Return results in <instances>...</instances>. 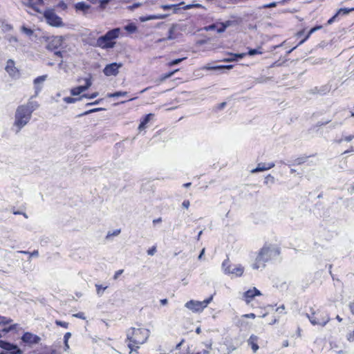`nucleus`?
<instances>
[{
  "label": "nucleus",
  "instance_id": "nucleus-32",
  "mask_svg": "<svg viewBox=\"0 0 354 354\" xmlns=\"http://www.w3.org/2000/svg\"><path fill=\"white\" fill-rule=\"evenodd\" d=\"M124 29L129 32H134L136 30V26L133 24H129L124 26Z\"/></svg>",
  "mask_w": 354,
  "mask_h": 354
},
{
  "label": "nucleus",
  "instance_id": "nucleus-37",
  "mask_svg": "<svg viewBox=\"0 0 354 354\" xmlns=\"http://www.w3.org/2000/svg\"><path fill=\"white\" fill-rule=\"evenodd\" d=\"M274 183V178L272 176H271L270 174H268L265 178L264 183L266 185H268V183L273 184Z\"/></svg>",
  "mask_w": 354,
  "mask_h": 354
},
{
  "label": "nucleus",
  "instance_id": "nucleus-46",
  "mask_svg": "<svg viewBox=\"0 0 354 354\" xmlns=\"http://www.w3.org/2000/svg\"><path fill=\"white\" fill-rule=\"evenodd\" d=\"M85 85H83L84 88H85V90L86 91L92 84L91 80L90 78H86L85 80Z\"/></svg>",
  "mask_w": 354,
  "mask_h": 354
},
{
  "label": "nucleus",
  "instance_id": "nucleus-47",
  "mask_svg": "<svg viewBox=\"0 0 354 354\" xmlns=\"http://www.w3.org/2000/svg\"><path fill=\"white\" fill-rule=\"evenodd\" d=\"M11 320L5 317L0 316V324H8Z\"/></svg>",
  "mask_w": 354,
  "mask_h": 354
},
{
  "label": "nucleus",
  "instance_id": "nucleus-52",
  "mask_svg": "<svg viewBox=\"0 0 354 354\" xmlns=\"http://www.w3.org/2000/svg\"><path fill=\"white\" fill-rule=\"evenodd\" d=\"M141 5H142L141 3H133L131 6H128V9L130 10H133L140 7Z\"/></svg>",
  "mask_w": 354,
  "mask_h": 354
},
{
  "label": "nucleus",
  "instance_id": "nucleus-20",
  "mask_svg": "<svg viewBox=\"0 0 354 354\" xmlns=\"http://www.w3.org/2000/svg\"><path fill=\"white\" fill-rule=\"evenodd\" d=\"M6 71L10 73V75H13L15 73V62L12 59H9L7 62V64L6 66Z\"/></svg>",
  "mask_w": 354,
  "mask_h": 354
},
{
  "label": "nucleus",
  "instance_id": "nucleus-60",
  "mask_svg": "<svg viewBox=\"0 0 354 354\" xmlns=\"http://www.w3.org/2000/svg\"><path fill=\"white\" fill-rule=\"evenodd\" d=\"M176 6V5H162L161 7L163 10H169L173 7Z\"/></svg>",
  "mask_w": 354,
  "mask_h": 354
},
{
  "label": "nucleus",
  "instance_id": "nucleus-22",
  "mask_svg": "<svg viewBox=\"0 0 354 354\" xmlns=\"http://www.w3.org/2000/svg\"><path fill=\"white\" fill-rule=\"evenodd\" d=\"M75 7L77 10H80L84 12H86L90 8V6L83 1L77 3Z\"/></svg>",
  "mask_w": 354,
  "mask_h": 354
},
{
  "label": "nucleus",
  "instance_id": "nucleus-49",
  "mask_svg": "<svg viewBox=\"0 0 354 354\" xmlns=\"http://www.w3.org/2000/svg\"><path fill=\"white\" fill-rule=\"evenodd\" d=\"M156 252V246H153L152 248H149L147 250V254H148V255H150V256L154 255Z\"/></svg>",
  "mask_w": 354,
  "mask_h": 354
},
{
  "label": "nucleus",
  "instance_id": "nucleus-56",
  "mask_svg": "<svg viewBox=\"0 0 354 354\" xmlns=\"http://www.w3.org/2000/svg\"><path fill=\"white\" fill-rule=\"evenodd\" d=\"M201 5L200 4H189L185 6V9L188 10L192 8H199Z\"/></svg>",
  "mask_w": 354,
  "mask_h": 354
},
{
  "label": "nucleus",
  "instance_id": "nucleus-51",
  "mask_svg": "<svg viewBox=\"0 0 354 354\" xmlns=\"http://www.w3.org/2000/svg\"><path fill=\"white\" fill-rule=\"evenodd\" d=\"M120 233V230H115L114 232L111 233L110 232H108L106 238H109L111 236H118Z\"/></svg>",
  "mask_w": 354,
  "mask_h": 354
},
{
  "label": "nucleus",
  "instance_id": "nucleus-38",
  "mask_svg": "<svg viewBox=\"0 0 354 354\" xmlns=\"http://www.w3.org/2000/svg\"><path fill=\"white\" fill-rule=\"evenodd\" d=\"M18 252H19V253H22V254H30V257H38V256H39V252H38V250H34L33 252H30H30H27V251H22V250H21V251H18Z\"/></svg>",
  "mask_w": 354,
  "mask_h": 354
},
{
  "label": "nucleus",
  "instance_id": "nucleus-26",
  "mask_svg": "<svg viewBox=\"0 0 354 354\" xmlns=\"http://www.w3.org/2000/svg\"><path fill=\"white\" fill-rule=\"evenodd\" d=\"M166 17H167L166 15H149L146 17H141L140 20H141V21H146L152 20V19H165Z\"/></svg>",
  "mask_w": 354,
  "mask_h": 354
},
{
  "label": "nucleus",
  "instance_id": "nucleus-39",
  "mask_svg": "<svg viewBox=\"0 0 354 354\" xmlns=\"http://www.w3.org/2000/svg\"><path fill=\"white\" fill-rule=\"evenodd\" d=\"M269 80V77H260L255 79L254 82L257 84H263Z\"/></svg>",
  "mask_w": 354,
  "mask_h": 354
},
{
  "label": "nucleus",
  "instance_id": "nucleus-44",
  "mask_svg": "<svg viewBox=\"0 0 354 354\" xmlns=\"http://www.w3.org/2000/svg\"><path fill=\"white\" fill-rule=\"evenodd\" d=\"M278 4L277 2H272V3H268V4H264L263 5L261 8H274L277 6V5Z\"/></svg>",
  "mask_w": 354,
  "mask_h": 354
},
{
  "label": "nucleus",
  "instance_id": "nucleus-50",
  "mask_svg": "<svg viewBox=\"0 0 354 354\" xmlns=\"http://www.w3.org/2000/svg\"><path fill=\"white\" fill-rule=\"evenodd\" d=\"M261 52L259 51L257 49H250L248 54L250 56H253L254 55H257V54H261Z\"/></svg>",
  "mask_w": 354,
  "mask_h": 354
},
{
  "label": "nucleus",
  "instance_id": "nucleus-3",
  "mask_svg": "<svg viewBox=\"0 0 354 354\" xmlns=\"http://www.w3.org/2000/svg\"><path fill=\"white\" fill-rule=\"evenodd\" d=\"M121 33L120 28L109 30L105 35L97 38L96 46L102 48H113L115 45V39H118Z\"/></svg>",
  "mask_w": 354,
  "mask_h": 354
},
{
  "label": "nucleus",
  "instance_id": "nucleus-16",
  "mask_svg": "<svg viewBox=\"0 0 354 354\" xmlns=\"http://www.w3.org/2000/svg\"><path fill=\"white\" fill-rule=\"evenodd\" d=\"M257 340L258 337L254 335H252L248 340V344L251 346L253 353H256L259 349V346L257 343Z\"/></svg>",
  "mask_w": 354,
  "mask_h": 354
},
{
  "label": "nucleus",
  "instance_id": "nucleus-13",
  "mask_svg": "<svg viewBox=\"0 0 354 354\" xmlns=\"http://www.w3.org/2000/svg\"><path fill=\"white\" fill-rule=\"evenodd\" d=\"M274 165H275L274 162H269V163L261 162V163L258 164L257 167L255 169H253L251 171V173L254 174V173H257L259 171H266V170H268V169L274 167Z\"/></svg>",
  "mask_w": 354,
  "mask_h": 354
},
{
  "label": "nucleus",
  "instance_id": "nucleus-12",
  "mask_svg": "<svg viewBox=\"0 0 354 354\" xmlns=\"http://www.w3.org/2000/svg\"><path fill=\"white\" fill-rule=\"evenodd\" d=\"M63 42V37L62 36L54 37L47 46L48 50H54L59 48Z\"/></svg>",
  "mask_w": 354,
  "mask_h": 354
},
{
  "label": "nucleus",
  "instance_id": "nucleus-43",
  "mask_svg": "<svg viewBox=\"0 0 354 354\" xmlns=\"http://www.w3.org/2000/svg\"><path fill=\"white\" fill-rule=\"evenodd\" d=\"M102 109H102V108L93 109L88 110L87 111H85L84 113H83L80 115H88V114L91 113L97 112V111H101Z\"/></svg>",
  "mask_w": 354,
  "mask_h": 354
},
{
  "label": "nucleus",
  "instance_id": "nucleus-36",
  "mask_svg": "<svg viewBox=\"0 0 354 354\" xmlns=\"http://www.w3.org/2000/svg\"><path fill=\"white\" fill-rule=\"evenodd\" d=\"M81 98H73L71 97H66L64 98V101L68 104L75 103L77 100H80Z\"/></svg>",
  "mask_w": 354,
  "mask_h": 354
},
{
  "label": "nucleus",
  "instance_id": "nucleus-42",
  "mask_svg": "<svg viewBox=\"0 0 354 354\" xmlns=\"http://www.w3.org/2000/svg\"><path fill=\"white\" fill-rule=\"evenodd\" d=\"M232 66H214V67H208L207 69L209 70H216V69H223V68H232Z\"/></svg>",
  "mask_w": 354,
  "mask_h": 354
},
{
  "label": "nucleus",
  "instance_id": "nucleus-17",
  "mask_svg": "<svg viewBox=\"0 0 354 354\" xmlns=\"http://www.w3.org/2000/svg\"><path fill=\"white\" fill-rule=\"evenodd\" d=\"M154 117V114L153 113H149L143 118V120L141 121L138 129L140 131L144 130L146 127L147 124L150 121L151 119H152Z\"/></svg>",
  "mask_w": 354,
  "mask_h": 354
},
{
  "label": "nucleus",
  "instance_id": "nucleus-55",
  "mask_svg": "<svg viewBox=\"0 0 354 354\" xmlns=\"http://www.w3.org/2000/svg\"><path fill=\"white\" fill-rule=\"evenodd\" d=\"M12 29V26L10 24H4L3 25V30L4 31H10Z\"/></svg>",
  "mask_w": 354,
  "mask_h": 354
},
{
  "label": "nucleus",
  "instance_id": "nucleus-64",
  "mask_svg": "<svg viewBox=\"0 0 354 354\" xmlns=\"http://www.w3.org/2000/svg\"><path fill=\"white\" fill-rule=\"evenodd\" d=\"M349 308L353 315H354V301L349 304Z\"/></svg>",
  "mask_w": 354,
  "mask_h": 354
},
{
  "label": "nucleus",
  "instance_id": "nucleus-9",
  "mask_svg": "<svg viewBox=\"0 0 354 354\" xmlns=\"http://www.w3.org/2000/svg\"><path fill=\"white\" fill-rule=\"evenodd\" d=\"M122 66H123V64L122 63H116V62H113V63L107 64L104 67V68L103 70V73L106 76H111V75L115 76L118 74L119 69L120 68H122Z\"/></svg>",
  "mask_w": 354,
  "mask_h": 354
},
{
  "label": "nucleus",
  "instance_id": "nucleus-23",
  "mask_svg": "<svg viewBox=\"0 0 354 354\" xmlns=\"http://www.w3.org/2000/svg\"><path fill=\"white\" fill-rule=\"evenodd\" d=\"M231 265L229 259H225L222 263V270L226 274H230L231 272Z\"/></svg>",
  "mask_w": 354,
  "mask_h": 354
},
{
  "label": "nucleus",
  "instance_id": "nucleus-41",
  "mask_svg": "<svg viewBox=\"0 0 354 354\" xmlns=\"http://www.w3.org/2000/svg\"><path fill=\"white\" fill-rule=\"evenodd\" d=\"M55 324H56V325L62 326V327L65 328H67L68 327V322H62V321H59V320H56L55 321Z\"/></svg>",
  "mask_w": 354,
  "mask_h": 354
},
{
  "label": "nucleus",
  "instance_id": "nucleus-59",
  "mask_svg": "<svg viewBox=\"0 0 354 354\" xmlns=\"http://www.w3.org/2000/svg\"><path fill=\"white\" fill-rule=\"evenodd\" d=\"M189 201L188 200H185L183 203H182V205L183 207L186 208V209H188L189 207Z\"/></svg>",
  "mask_w": 354,
  "mask_h": 354
},
{
  "label": "nucleus",
  "instance_id": "nucleus-24",
  "mask_svg": "<svg viewBox=\"0 0 354 354\" xmlns=\"http://www.w3.org/2000/svg\"><path fill=\"white\" fill-rule=\"evenodd\" d=\"M231 265L229 259H225L222 263V270L226 274H230L231 272Z\"/></svg>",
  "mask_w": 354,
  "mask_h": 354
},
{
  "label": "nucleus",
  "instance_id": "nucleus-35",
  "mask_svg": "<svg viewBox=\"0 0 354 354\" xmlns=\"http://www.w3.org/2000/svg\"><path fill=\"white\" fill-rule=\"evenodd\" d=\"M185 59H186V57L176 59L172 60L171 62H169L168 65L169 66L177 65V64H180L181 62H183Z\"/></svg>",
  "mask_w": 354,
  "mask_h": 354
},
{
  "label": "nucleus",
  "instance_id": "nucleus-25",
  "mask_svg": "<svg viewBox=\"0 0 354 354\" xmlns=\"http://www.w3.org/2000/svg\"><path fill=\"white\" fill-rule=\"evenodd\" d=\"M322 28V26H316L314 28H311L309 30V32L307 33V35L305 36V37L299 41V44H302L306 40H307L310 37V36L313 32H315V31H317L318 30H320Z\"/></svg>",
  "mask_w": 354,
  "mask_h": 354
},
{
  "label": "nucleus",
  "instance_id": "nucleus-21",
  "mask_svg": "<svg viewBox=\"0 0 354 354\" xmlns=\"http://www.w3.org/2000/svg\"><path fill=\"white\" fill-rule=\"evenodd\" d=\"M177 28L176 24H172L169 30V35L167 39H160V41H165V39L172 40L176 38V36L174 35V32Z\"/></svg>",
  "mask_w": 354,
  "mask_h": 354
},
{
  "label": "nucleus",
  "instance_id": "nucleus-48",
  "mask_svg": "<svg viewBox=\"0 0 354 354\" xmlns=\"http://www.w3.org/2000/svg\"><path fill=\"white\" fill-rule=\"evenodd\" d=\"M111 0H97V1L100 3L101 8H104L106 4L109 3Z\"/></svg>",
  "mask_w": 354,
  "mask_h": 354
},
{
  "label": "nucleus",
  "instance_id": "nucleus-27",
  "mask_svg": "<svg viewBox=\"0 0 354 354\" xmlns=\"http://www.w3.org/2000/svg\"><path fill=\"white\" fill-rule=\"evenodd\" d=\"M85 91V88H84L83 86H79L72 88L71 91V93L72 95H78Z\"/></svg>",
  "mask_w": 354,
  "mask_h": 354
},
{
  "label": "nucleus",
  "instance_id": "nucleus-1",
  "mask_svg": "<svg viewBox=\"0 0 354 354\" xmlns=\"http://www.w3.org/2000/svg\"><path fill=\"white\" fill-rule=\"evenodd\" d=\"M127 340L129 341L128 347L131 349L130 353L138 348V344L146 342L149 336V331L145 328H131L127 331Z\"/></svg>",
  "mask_w": 354,
  "mask_h": 354
},
{
  "label": "nucleus",
  "instance_id": "nucleus-2",
  "mask_svg": "<svg viewBox=\"0 0 354 354\" xmlns=\"http://www.w3.org/2000/svg\"><path fill=\"white\" fill-rule=\"evenodd\" d=\"M278 254L279 251L277 249L270 247H263L259 251V254L255 259V262L252 264V268L254 270L264 268L266 263Z\"/></svg>",
  "mask_w": 354,
  "mask_h": 354
},
{
  "label": "nucleus",
  "instance_id": "nucleus-8",
  "mask_svg": "<svg viewBox=\"0 0 354 354\" xmlns=\"http://www.w3.org/2000/svg\"><path fill=\"white\" fill-rule=\"evenodd\" d=\"M306 316L313 325L324 326L330 321V317L326 314L324 315L313 313L311 315L306 314Z\"/></svg>",
  "mask_w": 354,
  "mask_h": 354
},
{
  "label": "nucleus",
  "instance_id": "nucleus-57",
  "mask_svg": "<svg viewBox=\"0 0 354 354\" xmlns=\"http://www.w3.org/2000/svg\"><path fill=\"white\" fill-rule=\"evenodd\" d=\"M305 160L306 159L304 158H297L295 160V165H301L305 162Z\"/></svg>",
  "mask_w": 354,
  "mask_h": 354
},
{
  "label": "nucleus",
  "instance_id": "nucleus-30",
  "mask_svg": "<svg viewBox=\"0 0 354 354\" xmlns=\"http://www.w3.org/2000/svg\"><path fill=\"white\" fill-rule=\"evenodd\" d=\"M246 53H236L232 55V58H230V61H238L240 59L243 58L245 56Z\"/></svg>",
  "mask_w": 354,
  "mask_h": 354
},
{
  "label": "nucleus",
  "instance_id": "nucleus-34",
  "mask_svg": "<svg viewBox=\"0 0 354 354\" xmlns=\"http://www.w3.org/2000/svg\"><path fill=\"white\" fill-rule=\"evenodd\" d=\"M219 27V24H214L205 27V30L207 31L214 30L217 31V28Z\"/></svg>",
  "mask_w": 354,
  "mask_h": 354
},
{
  "label": "nucleus",
  "instance_id": "nucleus-61",
  "mask_svg": "<svg viewBox=\"0 0 354 354\" xmlns=\"http://www.w3.org/2000/svg\"><path fill=\"white\" fill-rule=\"evenodd\" d=\"M71 337V333L68 332L66 333L64 336V343H66V342L68 341V339Z\"/></svg>",
  "mask_w": 354,
  "mask_h": 354
},
{
  "label": "nucleus",
  "instance_id": "nucleus-33",
  "mask_svg": "<svg viewBox=\"0 0 354 354\" xmlns=\"http://www.w3.org/2000/svg\"><path fill=\"white\" fill-rule=\"evenodd\" d=\"M21 31L28 36H31L33 34V30L29 28L23 26L21 28Z\"/></svg>",
  "mask_w": 354,
  "mask_h": 354
},
{
  "label": "nucleus",
  "instance_id": "nucleus-28",
  "mask_svg": "<svg viewBox=\"0 0 354 354\" xmlns=\"http://www.w3.org/2000/svg\"><path fill=\"white\" fill-rule=\"evenodd\" d=\"M127 95V92L126 91H117L113 93H108L107 97H122Z\"/></svg>",
  "mask_w": 354,
  "mask_h": 354
},
{
  "label": "nucleus",
  "instance_id": "nucleus-19",
  "mask_svg": "<svg viewBox=\"0 0 354 354\" xmlns=\"http://www.w3.org/2000/svg\"><path fill=\"white\" fill-rule=\"evenodd\" d=\"M233 24L232 21H226L225 22H222L219 24V27L217 28V32L222 33L227 28L231 26Z\"/></svg>",
  "mask_w": 354,
  "mask_h": 354
},
{
  "label": "nucleus",
  "instance_id": "nucleus-58",
  "mask_svg": "<svg viewBox=\"0 0 354 354\" xmlns=\"http://www.w3.org/2000/svg\"><path fill=\"white\" fill-rule=\"evenodd\" d=\"M347 339L349 342H353L354 341V330L352 333L348 334Z\"/></svg>",
  "mask_w": 354,
  "mask_h": 354
},
{
  "label": "nucleus",
  "instance_id": "nucleus-10",
  "mask_svg": "<svg viewBox=\"0 0 354 354\" xmlns=\"http://www.w3.org/2000/svg\"><path fill=\"white\" fill-rule=\"evenodd\" d=\"M21 340L25 343L33 344H38L41 340V338L36 335L27 332L23 335Z\"/></svg>",
  "mask_w": 354,
  "mask_h": 354
},
{
  "label": "nucleus",
  "instance_id": "nucleus-45",
  "mask_svg": "<svg viewBox=\"0 0 354 354\" xmlns=\"http://www.w3.org/2000/svg\"><path fill=\"white\" fill-rule=\"evenodd\" d=\"M178 70H175L172 72H170V73H168L167 74H165L162 78H161V80L163 81V80H165L167 78H169L171 77L176 71H178Z\"/></svg>",
  "mask_w": 354,
  "mask_h": 354
},
{
  "label": "nucleus",
  "instance_id": "nucleus-7",
  "mask_svg": "<svg viewBox=\"0 0 354 354\" xmlns=\"http://www.w3.org/2000/svg\"><path fill=\"white\" fill-rule=\"evenodd\" d=\"M0 348L2 351L0 354H22V351L14 344L4 340H0Z\"/></svg>",
  "mask_w": 354,
  "mask_h": 354
},
{
  "label": "nucleus",
  "instance_id": "nucleus-40",
  "mask_svg": "<svg viewBox=\"0 0 354 354\" xmlns=\"http://www.w3.org/2000/svg\"><path fill=\"white\" fill-rule=\"evenodd\" d=\"M97 96H98V93L97 92H95L91 95H88V94H84L82 95L80 98H82V97H86L87 99H93V98H95Z\"/></svg>",
  "mask_w": 354,
  "mask_h": 354
},
{
  "label": "nucleus",
  "instance_id": "nucleus-31",
  "mask_svg": "<svg viewBox=\"0 0 354 354\" xmlns=\"http://www.w3.org/2000/svg\"><path fill=\"white\" fill-rule=\"evenodd\" d=\"M96 291L98 296L101 297L103 295L104 291L107 288V286L102 287V285H95Z\"/></svg>",
  "mask_w": 354,
  "mask_h": 354
},
{
  "label": "nucleus",
  "instance_id": "nucleus-14",
  "mask_svg": "<svg viewBox=\"0 0 354 354\" xmlns=\"http://www.w3.org/2000/svg\"><path fill=\"white\" fill-rule=\"evenodd\" d=\"M48 75H44L41 76H39L34 80V85H35V96H37L41 90V86H39L40 84H42L46 79Z\"/></svg>",
  "mask_w": 354,
  "mask_h": 354
},
{
  "label": "nucleus",
  "instance_id": "nucleus-63",
  "mask_svg": "<svg viewBox=\"0 0 354 354\" xmlns=\"http://www.w3.org/2000/svg\"><path fill=\"white\" fill-rule=\"evenodd\" d=\"M122 272H123V270H118V271L115 273L113 278H114L115 279H118V277H119V276H120Z\"/></svg>",
  "mask_w": 354,
  "mask_h": 354
},
{
  "label": "nucleus",
  "instance_id": "nucleus-6",
  "mask_svg": "<svg viewBox=\"0 0 354 354\" xmlns=\"http://www.w3.org/2000/svg\"><path fill=\"white\" fill-rule=\"evenodd\" d=\"M44 17L47 23L52 26L61 27L64 25L62 18L57 15L53 10H46Z\"/></svg>",
  "mask_w": 354,
  "mask_h": 354
},
{
  "label": "nucleus",
  "instance_id": "nucleus-53",
  "mask_svg": "<svg viewBox=\"0 0 354 354\" xmlns=\"http://www.w3.org/2000/svg\"><path fill=\"white\" fill-rule=\"evenodd\" d=\"M28 7L32 8L34 10H35L37 12H40L39 10L33 6L32 3V0H28V3L26 4Z\"/></svg>",
  "mask_w": 354,
  "mask_h": 354
},
{
  "label": "nucleus",
  "instance_id": "nucleus-15",
  "mask_svg": "<svg viewBox=\"0 0 354 354\" xmlns=\"http://www.w3.org/2000/svg\"><path fill=\"white\" fill-rule=\"evenodd\" d=\"M32 97L28 100L26 104L21 105L25 107L31 115L32 113L39 107V104L36 101L31 100Z\"/></svg>",
  "mask_w": 354,
  "mask_h": 354
},
{
  "label": "nucleus",
  "instance_id": "nucleus-5",
  "mask_svg": "<svg viewBox=\"0 0 354 354\" xmlns=\"http://www.w3.org/2000/svg\"><path fill=\"white\" fill-rule=\"evenodd\" d=\"M212 299V297H210L209 298L205 299L203 301L190 300L185 304V306L192 312H201L207 306V305L211 302Z\"/></svg>",
  "mask_w": 354,
  "mask_h": 354
},
{
  "label": "nucleus",
  "instance_id": "nucleus-29",
  "mask_svg": "<svg viewBox=\"0 0 354 354\" xmlns=\"http://www.w3.org/2000/svg\"><path fill=\"white\" fill-rule=\"evenodd\" d=\"M353 11V9L352 8H340L337 12V14L339 15H346L349 14L351 12Z\"/></svg>",
  "mask_w": 354,
  "mask_h": 354
},
{
  "label": "nucleus",
  "instance_id": "nucleus-4",
  "mask_svg": "<svg viewBox=\"0 0 354 354\" xmlns=\"http://www.w3.org/2000/svg\"><path fill=\"white\" fill-rule=\"evenodd\" d=\"M32 115L25 109L24 106H19L15 115L14 127L17 128L16 133H19L31 119Z\"/></svg>",
  "mask_w": 354,
  "mask_h": 354
},
{
  "label": "nucleus",
  "instance_id": "nucleus-11",
  "mask_svg": "<svg viewBox=\"0 0 354 354\" xmlns=\"http://www.w3.org/2000/svg\"><path fill=\"white\" fill-rule=\"evenodd\" d=\"M261 292L257 290L256 288H253L252 289H250L244 292V300L247 304H249L255 296L261 295Z\"/></svg>",
  "mask_w": 354,
  "mask_h": 354
},
{
  "label": "nucleus",
  "instance_id": "nucleus-54",
  "mask_svg": "<svg viewBox=\"0 0 354 354\" xmlns=\"http://www.w3.org/2000/svg\"><path fill=\"white\" fill-rule=\"evenodd\" d=\"M337 17H338V15L336 13L333 17H332L330 19H329L328 20L327 25L332 24L335 21V19H337Z\"/></svg>",
  "mask_w": 354,
  "mask_h": 354
},
{
  "label": "nucleus",
  "instance_id": "nucleus-18",
  "mask_svg": "<svg viewBox=\"0 0 354 354\" xmlns=\"http://www.w3.org/2000/svg\"><path fill=\"white\" fill-rule=\"evenodd\" d=\"M244 272V268L241 265H236L234 268L231 269L230 274L236 277H241Z\"/></svg>",
  "mask_w": 354,
  "mask_h": 354
},
{
  "label": "nucleus",
  "instance_id": "nucleus-62",
  "mask_svg": "<svg viewBox=\"0 0 354 354\" xmlns=\"http://www.w3.org/2000/svg\"><path fill=\"white\" fill-rule=\"evenodd\" d=\"M73 316H75L76 317H78V318H80V319H85V317H84L83 313H78L77 314L73 315Z\"/></svg>",
  "mask_w": 354,
  "mask_h": 354
}]
</instances>
